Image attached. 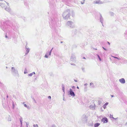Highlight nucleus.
Instances as JSON below:
<instances>
[{
	"label": "nucleus",
	"mask_w": 127,
	"mask_h": 127,
	"mask_svg": "<svg viewBox=\"0 0 127 127\" xmlns=\"http://www.w3.org/2000/svg\"><path fill=\"white\" fill-rule=\"evenodd\" d=\"M52 49H51V50L49 52V55H51V51H52Z\"/></svg>",
	"instance_id": "obj_11"
},
{
	"label": "nucleus",
	"mask_w": 127,
	"mask_h": 127,
	"mask_svg": "<svg viewBox=\"0 0 127 127\" xmlns=\"http://www.w3.org/2000/svg\"><path fill=\"white\" fill-rule=\"evenodd\" d=\"M26 51H27V53H28L29 52V50L28 49H26Z\"/></svg>",
	"instance_id": "obj_9"
},
{
	"label": "nucleus",
	"mask_w": 127,
	"mask_h": 127,
	"mask_svg": "<svg viewBox=\"0 0 127 127\" xmlns=\"http://www.w3.org/2000/svg\"><path fill=\"white\" fill-rule=\"evenodd\" d=\"M69 94L71 96H75L74 93L72 91L71 89H70Z\"/></svg>",
	"instance_id": "obj_3"
},
{
	"label": "nucleus",
	"mask_w": 127,
	"mask_h": 127,
	"mask_svg": "<svg viewBox=\"0 0 127 127\" xmlns=\"http://www.w3.org/2000/svg\"><path fill=\"white\" fill-rule=\"evenodd\" d=\"M100 125V124L99 123H96L94 125L95 127H97Z\"/></svg>",
	"instance_id": "obj_6"
},
{
	"label": "nucleus",
	"mask_w": 127,
	"mask_h": 127,
	"mask_svg": "<svg viewBox=\"0 0 127 127\" xmlns=\"http://www.w3.org/2000/svg\"><path fill=\"white\" fill-rule=\"evenodd\" d=\"M36 126L38 127V125H36Z\"/></svg>",
	"instance_id": "obj_22"
},
{
	"label": "nucleus",
	"mask_w": 127,
	"mask_h": 127,
	"mask_svg": "<svg viewBox=\"0 0 127 127\" xmlns=\"http://www.w3.org/2000/svg\"><path fill=\"white\" fill-rule=\"evenodd\" d=\"M83 58H84V59H85V58H84V57Z\"/></svg>",
	"instance_id": "obj_24"
},
{
	"label": "nucleus",
	"mask_w": 127,
	"mask_h": 127,
	"mask_svg": "<svg viewBox=\"0 0 127 127\" xmlns=\"http://www.w3.org/2000/svg\"><path fill=\"white\" fill-rule=\"evenodd\" d=\"M92 83H90V85H92Z\"/></svg>",
	"instance_id": "obj_19"
},
{
	"label": "nucleus",
	"mask_w": 127,
	"mask_h": 127,
	"mask_svg": "<svg viewBox=\"0 0 127 127\" xmlns=\"http://www.w3.org/2000/svg\"><path fill=\"white\" fill-rule=\"evenodd\" d=\"M98 57L100 61H101V59H100V58L99 56V55H98Z\"/></svg>",
	"instance_id": "obj_12"
},
{
	"label": "nucleus",
	"mask_w": 127,
	"mask_h": 127,
	"mask_svg": "<svg viewBox=\"0 0 127 127\" xmlns=\"http://www.w3.org/2000/svg\"><path fill=\"white\" fill-rule=\"evenodd\" d=\"M62 90H63V92H64V86H63L62 87Z\"/></svg>",
	"instance_id": "obj_10"
},
{
	"label": "nucleus",
	"mask_w": 127,
	"mask_h": 127,
	"mask_svg": "<svg viewBox=\"0 0 127 127\" xmlns=\"http://www.w3.org/2000/svg\"><path fill=\"white\" fill-rule=\"evenodd\" d=\"M103 49L105 50V48H103Z\"/></svg>",
	"instance_id": "obj_23"
},
{
	"label": "nucleus",
	"mask_w": 127,
	"mask_h": 127,
	"mask_svg": "<svg viewBox=\"0 0 127 127\" xmlns=\"http://www.w3.org/2000/svg\"><path fill=\"white\" fill-rule=\"evenodd\" d=\"M120 82L122 83H125V80L124 79L122 78L119 80Z\"/></svg>",
	"instance_id": "obj_4"
},
{
	"label": "nucleus",
	"mask_w": 127,
	"mask_h": 127,
	"mask_svg": "<svg viewBox=\"0 0 127 127\" xmlns=\"http://www.w3.org/2000/svg\"><path fill=\"white\" fill-rule=\"evenodd\" d=\"M111 96H112V97H113V95H111Z\"/></svg>",
	"instance_id": "obj_20"
},
{
	"label": "nucleus",
	"mask_w": 127,
	"mask_h": 127,
	"mask_svg": "<svg viewBox=\"0 0 127 127\" xmlns=\"http://www.w3.org/2000/svg\"><path fill=\"white\" fill-rule=\"evenodd\" d=\"M77 88L78 89H79V87L78 86H77Z\"/></svg>",
	"instance_id": "obj_18"
},
{
	"label": "nucleus",
	"mask_w": 127,
	"mask_h": 127,
	"mask_svg": "<svg viewBox=\"0 0 127 127\" xmlns=\"http://www.w3.org/2000/svg\"><path fill=\"white\" fill-rule=\"evenodd\" d=\"M101 121L103 122V123H106L107 122L108 120L107 118H104L102 119Z\"/></svg>",
	"instance_id": "obj_2"
},
{
	"label": "nucleus",
	"mask_w": 127,
	"mask_h": 127,
	"mask_svg": "<svg viewBox=\"0 0 127 127\" xmlns=\"http://www.w3.org/2000/svg\"><path fill=\"white\" fill-rule=\"evenodd\" d=\"M24 106L25 107H27V105H26V104H24Z\"/></svg>",
	"instance_id": "obj_14"
},
{
	"label": "nucleus",
	"mask_w": 127,
	"mask_h": 127,
	"mask_svg": "<svg viewBox=\"0 0 127 127\" xmlns=\"http://www.w3.org/2000/svg\"><path fill=\"white\" fill-rule=\"evenodd\" d=\"M14 68V67H12V69H13Z\"/></svg>",
	"instance_id": "obj_17"
},
{
	"label": "nucleus",
	"mask_w": 127,
	"mask_h": 127,
	"mask_svg": "<svg viewBox=\"0 0 127 127\" xmlns=\"http://www.w3.org/2000/svg\"><path fill=\"white\" fill-rule=\"evenodd\" d=\"M48 53H49V52H48V53H47L45 55V57L46 58H47L48 57V56L47 55H48Z\"/></svg>",
	"instance_id": "obj_8"
},
{
	"label": "nucleus",
	"mask_w": 127,
	"mask_h": 127,
	"mask_svg": "<svg viewBox=\"0 0 127 127\" xmlns=\"http://www.w3.org/2000/svg\"><path fill=\"white\" fill-rule=\"evenodd\" d=\"M72 88H73V89H74L75 88V87L74 86H73L72 87Z\"/></svg>",
	"instance_id": "obj_16"
},
{
	"label": "nucleus",
	"mask_w": 127,
	"mask_h": 127,
	"mask_svg": "<svg viewBox=\"0 0 127 127\" xmlns=\"http://www.w3.org/2000/svg\"><path fill=\"white\" fill-rule=\"evenodd\" d=\"M48 98H49L51 99V97L50 96H48Z\"/></svg>",
	"instance_id": "obj_15"
},
{
	"label": "nucleus",
	"mask_w": 127,
	"mask_h": 127,
	"mask_svg": "<svg viewBox=\"0 0 127 127\" xmlns=\"http://www.w3.org/2000/svg\"><path fill=\"white\" fill-rule=\"evenodd\" d=\"M113 57H114V58H116V59H118V58H117V57H114V56H113Z\"/></svg>",
	"instance_id": "obj_13"
},
{
	"label": "nucleus",
	"mask_w": 127,
	"mask_h": 127,
	"mask_svg": "<svg viewBox=\"0 0 127 127\" xmlns=\"http://www.w3.org/2000/svg\"><path fill=\"white\" fill-rule=\"evenodd\" d=\"M108 102H106L103 105V107L104 109H105L106 108V106L108 104Z\"/></svg>",
	"instance_id": "obj_5"
},
{
	"label": "nucleus",
	"mask_w": 127,
	"mask_h": 127,
	"mask_svg": "<svg viewBox=\"0 0 127 127\" xmlns=\"http://www.w3.org/2000/svg\"><path fill=\"white\" fill-rule=\"evenodd\" d=\"M33 74H35V73L34 72L32 73H31L30 74H29L28 75L29 76H32L33 75Z\"/></svg>",
	"instance_id": "obj_7"
},
{
	"label": "nucleus",
	"mask_w": 127,
	"mask_h": 127,
	"mask_svg": "<svg viewBox=\"0 0 127 127\" xmlns=\"http://www.w3.org/2000/svg\"><path fill=\"white\" fill-rule=\"evenodd\" d=\"M6 37L7 38V36H6Z\"/></svg>",
	"instance_id": "obj_21"
},
{
	"label": "nucleus",
	"mask_w": 127,
	"mask_h": 127,
	"mask_svg": "<svg viewBox=\"0 0 127 127\" xmlns=\"http://www.w3.org/2000/svg\"><path fill=\"white\" fill-rule=\"evenodd\" d=\"M5 2H6L5 1H3L2 2L1 1L0 2V5L2 8H5V9L6 11L9 12L10 10L9 6V4L8 3H7V4H8V6L7 7L6 5H5Z\"/></svg>",
	"instance_id": "obj_1"
}]
</instances>
